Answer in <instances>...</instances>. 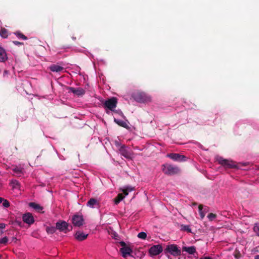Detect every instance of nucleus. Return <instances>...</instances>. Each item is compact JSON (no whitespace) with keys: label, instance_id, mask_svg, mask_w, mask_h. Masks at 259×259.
Wrapping results in <instances>:
<instances>
[{"label":"nucleus","instance_id":"nucleus-15","mask_svg":"<svg viewBox=\"0 0 259 259\" xmlns=\"http://www.w3.org/2000/svg\"><path fill=\"white\" fill-rule=\"evenodd\" d=\"M68 226V223L65 221L57 222L56 224V228L61 231L66 232L67 230Z\"/></svg>","mask_w":259,"mask_h":259},{"label":"nucleus","instance_id":"nucleus-12","mask_svg":"<svg viewBox=\"0 0 259 259\" xmlns=\"http://www.w3.org/2000/svg\"><path fill=\"white\" fill-rule=\"evenodd\" d=\"M87 206L91 208H99L100 207L99 201L95 198H91L87 203Z\"/></svg>","mask_w":259,"mask_h":259},{"label":"nucleus","instance_id":"nucleus-35","mask_svg":"<svg viewBox=\"0 0 259 259\" xmlns=\"http://www.w3.org/2000/svg\"><path fill=\"white\" fill-rule=\"evenodd\" d=\"M55 231V228L54 227L48 228L47 229V231L49 233H53Z\"/></svg>","mask_w":259,"mask_h":259},{"label":"nucleus","instance_id":"nucleus-10","mask_svg":"<svg viewBox=\"0 0 259 259\" xmlns=\"http://www.w3.org/2000/svg\"><path fill=\"white\" fill-rule=\"evenodd\" d=\"M72 222L74 226L80 227L83 225L84 220L82 215L75 214L72 217Z\"/></svg>","mask_w":259,"mask_h":259},{"label":"nucleus","instance_id":"nucleus-22","mask_svg":"<svg viewBox=\"0 0 259 259\" xmlns=\"http://www.w3.org/2000/svg\"><path fill=\"white\" fill-rule=\"evenodd\" d=\"M134 190V188L130 186H127L123 187L122 189H121V190L123 192V193L125 194V196H127L128 194V192H132Z\"/></svg>","mask_w":259,"mask_h":259},{"label":"nucleus","instance_id":"nucleus-27","mask_svg":"<svg viewBox=\"0 0 259 259\" xmlns=\"http://www.w3.org/2000/svg\"><path fill=\"white\" fill-rule=\"evenodd\" d=\"M14 34L19 38L22 39L23 40H26L27 39V37L26 36H25L24 34H23L19 31L16 32L14 33Z\"/></svg>","mask_w":259,"mask_h":259},{"label":"nucleus","instance_id":"nucleus-4","mask_svg":"<svg viewBox=\"0 0 259 259\" xmlns=\"http://www.w3.org/2000/svg\"><path fill=\"white\" fill-rule=\"evenodd\" d=\"M119 244L121 246L120 251L124 258L132 256L131 254L133 252V250L129 244H127L123 241L119 242Z\"/></svg>","mask_w":259,"mask_h":259},{"label":"nucleus","instance_id":"nucleus-39","mask_svg":"<svg viewBox=\"0 0 259 259\" xmlns=\"http://www.w3.org/2000/svg\"><path fill=\"white\" fill-rule=\"evenodd\" d=\"M4 198H2V197H0V204H1L3 201L4 200Z\"/></svg>","mask_w":259,"mask_h":259},{"label":"nucleus","instance_id":"nucleus-8","mask_svg":"<svg viewBox=\"0 0 259 259\" xmlns=\"http://www.w3.org/2000/svg\"><path fill=\"white\" fill-rule=\"evenodd\" d=\"M120 154L125 158L132 159L133 158V152L125 146H122L119 149Z\"/></svg>","mask_w":259,"mask_h":259},{"label":"nucleus","instance_id":"nucleus-1","mask_svg":"<svg viewBox=\"0 0 259 259\" xmlns=\"http://www.w3.org/2000/svg\"><path fill=\"white\" fill-rule=\"evenodd\" d=\"M117 104V99L115 97H111L105 101H104L103 106L106 109V112L107 114H109V110L114 111Z\"/></svg>","mask_w":259,"mask_h":259},{"label":"nucleus","instance_id":"nucleus-3","mask_svg":"<svg viewBox=\"0 0 259 259\" xmlns=\"http://www.w3.org/2000/svg\"><path fill=\"white\" fill-rule=\"evenodd\" d=\"M133 97L135 101L139 103H148L151 101V98L144 93L138 92L134 93Z\"/></svg>","mask_w":259,"mask_h":259},{"label":"nucleus","instance_id":"nucleus-23","mask_svg":"<svg viewBox=\"0 0 259 259\" xmlns=\"http://www.w3.org/2000/svg\"><path fill=\"white\" fill-rule=\"evenodd\" d=\"M181 230L187 232H191V226L189 225H181Z\"/></svg>","mask_w":259,"mask_h":259},{"label":"nucleus","instance_id":"nucleus-14","mask_svg":"<svg viewBox=\"0 0 259 259\" xmlns=\"http://www.w3.org/2000/svg\"><path fill=\"white\" fill-rule=\"evenodd\" d=\"M124 119V120H122L114 118V121L118 125L124 127L126 129L129 130L130 128V127L129 126V122L127 119H125V118Z\"/></svg>","mask_w":259,"mask_h":259},{"label":"nucleus","instance_id":"nucleus-19","mask_svg":"<svg viewBox=\"0 0 259 259\" xmlns=\"http://www.w3.org/2000/svg\"><path fill=\"white\" fill-rule=\"evenodd\" d=\"M50 69L54 72H61L63 69V67L57 64H53L49 67Z\"/></svg>","mask_w":259,"mask_h":259},{"label":"nucleus","instance_id":"nucleus-30","mask_svg":"<svg viewBox=\"0 0 259 259\" xmlns=\"http://www.w3.org/2000/svg\"><path fill=\"white\" fill-rule=\"evenodd\" d=\"M202 206L201 205L199 206V212L200 213L201 219H203L205 217V213L202 210Z\"/></svg>","mask_w":259,"mask_h":259},{"label":"nucleus","instance_id":"nucleus-16","mask_svg":"<svg viewBox=\"0 0 259 259\" xmlns=\"http://www.w3.org/2000/svg\"><path fill=\"white\" fill-rule=\"evenodd\" d=\"M88 236V234H85L82 231H77L75 234V238L78 241H82L85 240Z\"/></svg>","mask_w":259,"mask_h":259},{"label":"nucleus","instance_id":"nucleus-33","mask_svg":"<svg viewBox=\"0 0 259 259\" xmlns=\"http://www.w3.org/2000/svg\"><path fill=\"white\" fill-rule=\"evenodd\" d=\"M8 239L7 237H4L2 238H0V243L1 244H6L8 242Z\"/></svg>","mask_w":259,"mask_h":259},{"label":"nucleus","instance_id":"nucleus-32","mask_svg":"<svg viewBox=\"0 0 259 259\" xmlns=\"http://www.w3.org/2000/svg\"><path fill=\"white\" fill-rule=\"evenodd\" d=\"M115 113L120 115V116H121L122 117H123V118H125V117L124 116V115H123L122 112L120 110H115L114 109V111H113Z\"/></svg>","mask_w":259,"mask_h":259},{"label":"nucleus","instance_id":"nucleus-9","mask_svg":"<svg viewBox=\"0 0 259 259\" xmlns=\"http://www.w3.org/2000/svg\"><path fill=\"white\" fill-rule=\"evenodd\" d=\"M167 157L176 161L182 162L186 160V157L178 153H170L166 155Z\"/></svg>","mask_w":259,"mask_h":259},{"label":"nucleus","instance_id":"nucleus-36","mask_svg":"<svg viewBox=\"0 0 259 259\" xmlns=\"http://www.w3.org/2000/svg\"><path fill=\"white\" fill-rule=\"evenodd\" d=\"M115 144L116 145V146L118 148V149L120 148L121 146H124L123 145H122L120 142H119L118 141H116L115 142Z\"/></svg>","mask_w":259,"mask_h":259},{"label":"nucleus","instance_id":"nucleus-38","mask_svg":"<svg viewBox=\"0 0 259 259\" xmlns=\"http://www.w3.org/2000/svg\"><path fill=\"white\" fill-rule=\"evenodd\" d=\"M13 43L15 45H19V44H21V42H19V41H13Z\"/></svg>","mask_w":259,"mask_h":259},{"label":"nucleus","instance_id":"nucleus-25","mask_svg":"<svg viewBox=\"0 0 259 259\" xmlns=\"http://www.w3.org/2000/svg\"><path fill=\"white\" fill-rule=\"evenodd\" d=\"M124 198V197L121 194H119L114 199V203L115 204H118Z\"/></svg>","mask_w":259,"mask_h":259},{"label":"nucleus","instance_id":"nucleus-20","mask_svg":"<svg viewBox=\"0 0 259 259\" xmlns=\"http://www.w3.org/2000/svg\"><path fill=\"white\" fill-rule=\"evenodd\" d=\"M15 175L17 176H21L23 174L24 169L21 166H16L13 168Z\"/></svg>","mask_w":259,"mask_h":259},{"label":"nucleus","instance_id":"nucleus-13","mask_svg":"<svg viewBox=\"0 0 259 259\" xmlns=\"http://www.w3.org/2000/svg\"><path fill=\"white\" fill-rule=\"evenodd\" d=\"M22 219L24 222L29 225L32 224L34 222L32 214L29 212L24 214Z\"/></svg>","mask_w":259,"mask_h":259},{"label":"nucleus","instance_id":"nucleus-7","mask_svg":"<svg viewBox=\"0 0 259 259\" xmlns=\"http://www.w3.org/2000/svg\"><path fill=\"white\" fill-rule=\"evenodd\" d=\"M162 251V246L160 244H157L150 247L148 249V253L151 256H153L159 254Z\"/></svg>","mask_w":259,"mask_h":259},{"label":"nucleus","instance_id":"nucleus-26","mask_svg":"<svg viewBox=\"0 0 259 259\" xmlns=\"http://www.w3.org/2000/svg\"><path fill=\"white\" fill-rule=\"evenodd\" d=\"M0 35L3 38H7L8 36L7 30L4 28H2L0 31Z\"/></svg>","mask_w":259,"mask_h":259},{"label":"nucleus","instance_id":"nucleus-17","mask_svg":"<svg viewBox=\"0 0 259 259\" xmlns=\"http://www.w3.org/2000/svg\"><path fill=\"white\" fill-rule=\"evenodd\" d=\"M183 251H185L190 254H194L196 252V248L194 246L187 247L184 246L182 248Z\"/></svg>","mask_w":259,"mask_h":259},{"label":"nucleus","instance_id":"nucleus-29","mask_svg":"<svg viewBox=\"0 0 259 259\" xmlns=\"http://www.w3.org/2000/svg\"><path fill=\"white\" fill-rule=\"evenodd\" d=\"M146 237L147 234L144 232H141L138 234V237L142 239H145Z\"/></svg>","mask_w":259,"mask_h":259},{"label":"nucleus","instance_id":"nucleus-41","mask_svg":"<svg viewBox=\"0 0 259 259\" xmlns=\"http://www.w3.org/2000/svg\"><path fill=\"white\" fill-rule=\"evenodd\" d=\"M254 259H259V254L255 255L254 257Z\"/></svg>","mask_w":259,"mask_h":259},{"label":"nucleus","instance_id":"nucleus-21","mask_svg":"<svg viewBox=\"0 0 259 259\" xmlns=\"http://www.w3.org/2000/svg\"><path fill=\"white\" fill-rule=\"evenodd\" d=\"M29 205L30 207L34 208V209H36L38 212H40L42 210L43 207L41 206L40 205L37 204L34 202H30L29 204Z\"/></svg>","mask_w":259,"mask_h":259},{"label":"nucleus","instance_id":"nucleus-18","mask_svg":"<svg viewBox=\"0 0 259 259\" xmlns=\"http://www.w3.org/2000/svg\"><path fill=\"white\" fill-rule=\"evenodd\" d=\"M8 59L6 51L4 49L0 47V62H4Z\"/></svg>","mask_w":259,"mask_h":259},{"label":"nucleus","instance_id":"nucleus-11","mask_svg":"<svg viewBox=\"0 0 259 259\" xmlns=\"http://www.w3.org/2000/svg\"><path fill=\"white\" fill-rule=\"evenodd\" d=\"M68 90L77 96H81L85 94V90L81 88L68 87Z\"/></svg>","mask_w":259,"mask_h":259},{"label":"nucleus","instance_id":"nucleus-24","mask_svg":"<svg viewBox=\"0 0 259 259\" xmlns=\"http://www.w3.org/2000/svg\"><path fill=\"white\" fill-rule=\"evenodd\" d=\"M11 185L13 189H19L20 188V184L17 180H13L11 182Z\"/></svg>","mask_w":259,"mask_h":259},{"label":"nucleus","instance_id":"nucleus-5","mask_svg":"<svg viewBox=\"0 0 259 259\" xmlns=\"http://www.w3.org/2000/svg\"><path fill=\"white\" fill-rule=\"evenodd\" d=\"M164 253L166 254L169 253L173 256H177L181 255V251L176 245L170 244L165 248Z\"/></svg>","mask_w":259,"mask_h":259},{"label":"nucleus","instance_id":"nucleus-43","mask_svg":"<svg viewBox=\"0 0 259 259\" xmlns=\"http://www.w3.org/2000/svg\"><path fill=\"white\" fill-rule=\"evenodd\" d=\"M2 233V231L0 230V234Z\"/></svg>","mask_w":259,"mask_h":259},{"label":"nucleus","instance_id":"nucleus-6","mask_svg":"<svg viewBox=\"0 0 259 259\" xmlns=\"http://www.w3.org/2000/svg\"><path fill=\"white\" fill-rule=\"evenodd\" d=\"M215 159L218 161L219 164L226 168H233L236 166L233 161L227 159H224L222 157L217 156L215 157Z\"/></svg>","mask_w":259,"mask_h":259},{"label":"nucleus","instance_id":"nucleus-2","mask_svg":"<svg viewBox=\"0 0 259 259\" xmlns=\"http://www.w3.org/2000/svg\"><path fill=\"white\" fill-rule=\"evenodd\" d=\"M162 170L165 174L167 175H174L178 174L180 171L178 166L167 163L162 165Z\"/></svg>","mask_w":259,"mask_h":259},{"label":"nucleus","instance_id":"nucleus-40","mask_svg":"<svg viewBox=\"0 0 259 259\" xmlns=\"http://www.w3.org/2000/svg\"><path fill=\"white\" fill-rule=\"evenodd\" d=\"M201 259H212L210 257H204L203 258H201Z\"/></svg>","mask_w":259,"mask_h":259},{"label":"nucleus","instance_id":"nucleus-37","mask_svg":"<svg viewBox=\"0 0 259 259\" xmlns=\"http://www.w3.org/2000/svg\"><path fill=\"white\" fill-rule=\"evenodd\" d=\"M6 226L4 224H0V230L2 231V229L5 228Z\"/></svg>","mask_w":259,"mask_h":259},{"label":"nucleus","instance_id":"nucleus-42","mask_svg":"<svg viewBox=\"0 0 259 259\" xmlns=\"http://www.w3.org/2000/svg\"><path fill=\"white\" fill-rule=\"evenodd\" d=\"M8 73V71H5V72H4V73H5V74H7Z\"/></svg>","mask_w":259,"mask_h":259},{"label":"nucleus","instance_id":"nucleus-28","mask_svg":"<svg viewBox=\"0 0 259 259\" xmlns=\"http://www.w3.org/2000/svg\"><path fill=\"white\" fill-rule=\"evenodd\" d=\"M253 229L255 234L259 237V223L254 224Z\"/></svg>","mask_w":259,"mask_h":259},{"label":"nucleus","instance_id":"nucleus-31","mask_svg":"<svg viewBox=\"0 0 259 259\" xmlns=\"http://www.w3.org/2000/svg\"><path fill=\"white\" fill-rule=\"evenodd\" d=\"M2 206L5 207V208H8L10 206V203L9 202L6 200V199H4V200L3 201V202L2 203Z\"/></svg>","mask_w":259,"mask_h":259},{"label":"nucleus","instance_id":"nucleus-34","mask_svg":"<svg viewBox=\"0 0 259 259\" xmlns=\"http://www.w3.org/2000/svg\"><path fill=\"white\" fill-rule=\"evenodd\" d=\"M215 217H216L215 214H214L212 213H210L208 214L207 215V218L211 221H212L213 219H214L215 218Z\"/></svg>","mask_w":259,"mask_h":259}]
</instances>
